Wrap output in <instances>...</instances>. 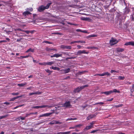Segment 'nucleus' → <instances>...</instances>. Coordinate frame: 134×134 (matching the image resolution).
<instances>
[{
  "instance_id": "15",
  "label": "nucleus",
  "mask_w": 134,
  "mask_h": 134,
  "mask_svg": "<svg viewBox=\"0 0 134 134\" xmlns=\"http://www.w3.org/2000/svg\"><path fill=\"white\" fill-rule=\"evenodd\" d=\"M41 94V92H33V93H30L29 94V95L30 96L31 95H32L33 94Z\"/></svg>"
},
{
  "instance_id": "27",
  "label": "nucleus",
  "mask_w": 134,
  "mask_h": 134,
  "mask_svg": "<svg viewBox=\"0 0 134 134\" xmlns=\"http://www.w3.org/2000/svg\"><path fill=\"white\" fill-rule=\"evenodd\" d=\"M81 20H87L88 19V18L87 17H81Z\"/></svg>"
},
{
  "instance_id": "59",
  "label": "nucleus",
  "mask_w": 134,
  "mask_h": 134,
  "mask_svg": "<svg viewBox=\"0 0 134 134\" xmlns=\"http://www.w3.org/2000/svg\"><path fill=\"white\" fill-rule=\"evenodd\" d=\"M32 75H30L28 77L29 78H30L32 77Z\"/></svg>"
},
{
  "instance_id": "21",
  "label": "nucleus",
  "mask_w": 134,
  "mask_h": 134,
  "mask_svg": "<svg viewBox=\"0 0 134 134\" xmlns=\"http://www.w3.org/2000/svg\"><path fill=\"white\" fill-rule=\"evenodd\" d=\"M94 117V115H90L88 116L87 118V120H89L90 119H92Z\"/></svg>"
},
{
  "instance_id": "16",
  "label": "nucleus",
  "mask_w": 134,
  "mask_h": 134,
  "mask_svg": "<svg viewBox=\"0 0 134 134\" xmlns=\"http://www.w3.org/2000/svg\"><path fill=\"white\" fill-rule=\"evenodd\" d=\"M34 49H32L31 48H30L27 50L26 52V53H28L29 52H34Z\"/></svg>"
},
{
  "instance_id": "40",
  "label": "nucleus",
  "mask_w": 134,
  "mask_h": 134,
  "mask_svg": "<svg viewBox=\"0 0 134 134\" xmlns=\"http://www.w3.org/2000/svg\"><path fill=\"white\" fill-rule=\"evenodd\" d=\"M19 93L18 92L16 93H12V94L13 95H17L19 94Z\"/></svg>"
},
{
  "instance_id": "48",
  "label": "nucleus",
  "mask_w": 134,
  "mask_h": 134,
  "mask_svg": "<svg viewBox=\"0 0 134 134\" xmlns=\"http://www.w3.org/2000/svg\"><path fill=\"white\" fill-rule=\"evenodd\" d=\"M7 41L6 40H1L0 41V43H1L2 42H6Z\"/></svg>"
},
{
  "instance_id": "10",
  "label": "nucleus",
  "mask_w": 134,
  "mask_h": 134,
  "mask_svg": "<svg viewBox=\"0 0 134 134\" xmlns=\"http://www.w3.org/2000/svg\"><path fill=\"white\" fill-rule=\"evenodd\" d=\"M49 107L47 105H42L41 106H36L33 107V108H34L38 109L39 108H46Z\"/></svg>"
},
{
  "instance_id": "32",
  "label": "nucleus",
  "mask_w": 134,
  "mask_h": 134,
  "mask_svg": "<svg viewBox=\"0 0 134 134\" xmlns=\"http://www.w3.org/2000/svg\"><path fill=\"white\" fill-rule=\"evenodd\" d=\"M7 116V115H3L0 116V119L5 118Z\"/></svg>"
},
{
  "instance_id": "45",
  "label": "nucleus",
  "mask_w": 134,
  "mask_h": 134,
  "mask_svg": "<svg viewBox=\"0 0 134 134\" xmlns=\"http://www.w3.org/2000/svg\"><path fill=\"white\" fill-rule=\"evenodd\" d=\"M19 118L22 120H24L25 119V117H22L21 116H20Z\"/></svg>"
},
{
  "instance_id": "26",
  "label": "nucleus",
  "mask_w": 134,
  "mask_h": 134,
  "mask_svg": "<svg viewBox=\"0 0 134 134\" xmlns=\"http://www.w3.org/2000/svg\"><path fill=\"white\" fill-rule=\"evenodd\" d=\"M118 79L120 80H123L125 79L124 76H119L118 77Z\"/></svg>"
},
{
  "instance_id": "20",
  "label": "nucleus",
  "mask_w": 134,
  "mask_h": 134,
  "mask_svg": "<svg viewBox=\"0 0 134 134\" xmlns=\"http://www.w3.org/2000/svg\"><path fill=\"white\" fill-rule=\"evenodd\" d=\"M112 91V93L113 92H115V93H120V91H119L117 90L116 89H114L113 90H111Z\"/></svg>"
},
{
  "instance_id": "7",
  "label": "nucleus",
  "mask_w": 134,
  "mask_h": 134,
  "mask_svg": "<svg viewBox=\"0 0 134 134\" xmlns=\"http://www.w3.org/2000/svg\"><path fill=\"white\" fill-rule=\"evenodd\" d=\"M70 106V102L69 101L66 102L64 104L61 105L59 107H68Z\"/></svg>"
},
{
  "instance_id": "19",
  "label": "nucleus",
  "mask_w": 134,
  "mask_h": 134,
  "mask_svg": "<svg viewBox=\"0 0 134 134\" xmlns=\"http://www.w3.org/2000/svg\"><path fill=\"white\" fill-rule=\"evenodd\" d=\"M55 57L56 58H58L59 57H62V54H54Z\"/></svg>"
},
{
  "instance_id": "38",
  "label": "nucleus",
  "mask_w": 134,
  "mask_h": 134,
  "mask_svg": "<svg viewBox=\"0 0 134 134\" xmlns=\"http://www.w3.org/2000/svg\"><path fill=\"white\" fill-rule=\"evenodd\" d=\"M104 104V103H103V102H99V103H96L94 105H96V104H99L100 105H102V104Z\"/></svg>"
},
{
  "instance_id": "50",
  "label": "nucleus",
  "mask_w": 134,
  "mask_h": 134,
  "mask_svg": "<svg viewBox=\"0 0 134 134\" xmlns=\"http://www.w3.org/2000/svg\"><path fill=\"white\" fill-rule=\"evenodd\" d=\"M77 47H78V48L79 49H80V48L81 47V46L80 45H77Z\"/></svg>"
},
{
  "instance_id": "17",
  "label": "nucleus",
  "mask_w": 134,
  "mask_h": 134,
  "mask_svg": "<svg viewBox=\"0 0 134 134\" xmlns=\"http://www.w3.org/2000/svg\"><path fill=\"white\" fill-rule=\"evenodd\" d=\"M21 96H18L16 97H14L11 98L10 100V101H13L15 99H17L19 97H21Z\"/></svg>"
},
{
  "instance_id": "2",
  "label": "nucleus",
  "mask_w": 134,
  "mask_h": 134,
  "mask_svg": "<svg viewBox=\"0 0 134 134\" xmlns=\"http://www.w3.org/2000/svg\"><path fill=\"white\" fill-rule=\"evenodd\" d=\"M118 41L116 39L112 38L110 41V43L111 45H114L116 44Z\"/></svg>"
},
{
  "instance_id": "58",
  "label": "nucleus",
  "mask_w": 134,
  "mask_h": 134,
  "mask_svg": "<svg viewBox=\"0 0 134 134\" xmlns=\"http://www.w3.org/2000/svg\"><path fill=\"white\" fill-rule=\"evenodd\" d=\"M51 58H53V57H55L54 54L53 55L51 56Z\"/></svg>"
},
{
  "instance_id": "8",
  "label": "nucleus",
  "mask_w": 134,
  "mask_h": 134,
  "mask_svg": "<svg viewBox=\"0 0 134 134\" xmlns=\"http://www.w3.org/2000/svg\"><path fill=\"white\" fill-rule=\"evenodd\" d=\"M60 47V48L63 49H70L71 48V47L69 46H65L62 45H61Z\"/></svg>"
},
{
  "instance_id": "44",
  "label": "nucleus",
  "mask_w": 134,
  "mask_h": 134,
  "mask_svg": "<svg viewBox=\"0 0 134 134\" xmlns=\"http://www.w3.org/2000/svg\"><path fill=\"white\" fill-rule=\"evenodd\" d=\"M32 88H33V87H32V86H31L30 87H29V88H27V90H31V89Z\"/></svg>"
},
{
  "instance_id": "31",
  "label": "nucleus",
  "mask_w": 134,
  "mask_h": 134,
  "mask_svg": "<svg viewBox=\"0 0 134 134\" xmlns=\"http://www.w3.org/2000/svg\"><path fill=\"white\" fill-rule=\"evenodd\" d=\"M76 43H85V41H76Z\"/></svg>"
},
{
  "instance_id": "23",
  "label": "nucleus",
  "mask_w": 134,
  "mask_h": 134,
  "mask_svg": "<svg viewBox=\"0 0 134 134\" xmlns=\"http://www.w3.org/2000/svg\"><path fill=\"white\" fill-rule=\"evenodd\" d=\"M124 50V49L121 48H118L117 49V51L118 52H122Z\"/></svg>"
},
{
  "instance_id": "33",
  "label": "nucleus",
  "mask_w": 134,
  "mask_h": 134,
  "mask_svg": "<svg viewBox=\"0 0 134 134\" xmlns=\"http://www.w3.org/2000/svg\"><path fill=\"white\" fill-rule=\"evenodd\" d=\"M96 36V35H92L89 36H88V37L89 38H90L91 37H94Z\"/></svg>"
},
{
  "instance_id": "53",
  "label": "nucleus",
  "mask_w": 134,
  "mask_h": 134,
  "mask_svg": "<svg viewBox=\"0 0 134 134\" xmlns=\"http://www.w3.org/2000/svg\"><path fill=\"white\" fill-rule=\"evenodd\" d=\"M134 91L133 89L131 88L130 89V91L131 92H132Z\"/></svg>"
},
{
  "instance_id": "1",
  "label": "nucleus",
  "mask_w": 134,
  "mask_h": 134,
  "mask_svg": "<svg viewBox=\"0 0 134 134\" xmlns=\"http://www.w3.org/2000/svg\"><path fill=\"white\" fill-rule=\"evenodd\" d=\"M51 4V3H49L45 7L43 5H41L39 7L38 9V10L40 12H42L44 9H48Z\"/></svg>"
},
{
  "instance_id": "61",
  "label": "nucleus",
  "mask_w": 134,
  "mask_h": 134,
  "mask_svg": "<svg viewBox=\"0 0 134 134\" xmlns=\"http://www.w3.org/2000/svg\"><path fill=\"white\" fill-rule=\"evenodd\" d=\"M4 134V132H3L2 131L1 132V133H0V134Z\"/></svg>"
},
{
  "instance_id": "29",
  "label": "nucleus",
  "mask_w": 134,
  "mask_h": 134,
  "mask_svg": "<svg viewBox=\"0 0 134 134\" xmlns=\"http://www.w3.org/2000/svg\"><path fill=\"white\" fill-rule=\"evenodd\" d=\"M76 119V118H69L68 119L66 120V121H68V120H74Z\"/></svg>"
},
{
  "instance_id": "42",
  "label": "nucleus",
  "mask_w": 134,
  "mask_h": 134,
  "mask_svg": "<svg viewBox=\"0 0 134 134\" xmlns=\"http://www.w3.org/2000/svg\"><path fill=\"white\" fill-rule=\"evenodd\" d=\"M15 31L19 30V31H23V30H22L21 29H20V28H18V29H15Z\"/></svg>"
},
{
  "instance_id": "54",
  "label": "nucleus",
  "mask_w": 134,
  "mask_h": 134,
  "mask_svg": "<svg viewBox=\"0 0 134 134\" xmlns=\"http://www.w3.org/2000/svg\"><path fill=\"white\" fill-rule=\"evenodd\" d=\"M21 39H22L21 38L20 39H17V42H19V41H20Z\"/></svg>"
},
{
  "instance_id": "51",
  "label": "nucleus",
  "mask_w": 134,
  "mask_h": 134,
  "mask_svg": "<svg viewBox=\"0 0 134 134\" xmlns=\"http://www.w3.org/2000/svg\"><path fill=\"white\" fill-rule=\"evenodd\" d=\"M116 72V71L114 70H111V73H112L113 72Z\"/></svg>"
},
{
  "instance_id": "6",
  "label": "nucleus",
  "mask_w": 134,
  "mask_h": 134,
  "mask_svg": "<svg viewBox=\"0 0 134 134\" xmlns=\"http://www.w3.org/2000/svg\"><path fill=\"white\" fill-rule=\"evenodd\" d=\"M70 68H68L66 69H62L60 71H62V72L64 74H65L69 72L70 71Z\"/></svg>"
},
{
  "instance_id": "3",
  "label": "nucleus",
  "mask_w": 134,
  "mask_h": 134,
  "mask_svg": "<svg viewBox=\"0 0 134 134\" xmlns=\"http://www.w3.org/2000/svg\"><path fill=\"white\" fill-rule=\"evenodd\" d=\"M87 85H85L80 87H78L77 88L75 89L74 92H79L81 90L83 89L84 88L87 87Z\"/></svg>"
},
{
  "instance_id": "28",
  "label": "nucleus",
  "mask_w": 134,
  "mask_h": 134,
  "mask_svg": "<svg viewBox=\"0 0 134 134\" xmlns=\"http://www.w3.org/2000/svg\"><path fill=\"white\" fill-rule=\"evenodd\" d=\"M29 56V55H27L25 56H21L20 58H18L19 59H22L23 58H28Z\"/></svg>"
},
{
  "instance_id": "13",
  "label": "nucleus",
  "mask_w": 134,
  "mask_h": 134,
  "mask_svg": "<svg viewBox=\"0 0 134 134\" xmlns=\"http://www.w3.org/2000/svg\"><path fill=\"white\" fill-rule=\"evenodd\" d=\"M50 69H53L54 70H60V69L57 67L56 66H52L50 68Z\"/></svg>"
},
{
  "instance_id": "57",
  "label": "nucleus",
  "mask_w": 134,
  "mask_h": 134,
  "mask_svg": "<svg viewBox=\"0 0 134 134\" xmlns=\"http://www.w3.org/2000/svg\"><path fill=\"white\" fill-rule=\"evenodd\" d=\"M76 31H81V30L80 29H77L76 30Z\"/></svg>"
},
{
  "instance_id": "39",
  "label": "nucleus",
  "mask_w": 134,
  "mask_h": 134,
  "mask_svg": "<svg viewBox=\"0 0 134 134\" xmlns=\"http://www.w3.org/2000/svg\"><path fill=\"white\" fill-rule=\"evenodd\" d=\"M99 75L100 76H104V73H103L102 74H98L96 75Z\"/></svg>"
},
{
  "instance_id": "52",
  "label": "nucleus",
  "mask_w": 134,
  "mask_h": 134,
  "mask_svg": "<svg viewBox=\"0 0 134 134\" xmlns=\"http://www.w3.org/2000/svg\"><path fill=\"white\" fill-rule=\"evenodd\" d=\"M76 43V41H73V42H70V44H72L74 43Z\"/></svg>"
},
{
  "instance_id": "11",
  "label": "nucleus",
  "mask_w": 134,
  "mask_h": 134,
  "mask_svg": "<svg viewBox=\"0 0 134 134\" xmlns=\"http://www.w3.org/2000/svg\"><path fill=\"white\" fill-rule=\"evenodd\" d=\"M124 45L126 46L131 45L134 46V41H130L126 42L124 44Z\"/></svg>"
},
{
  "instance_id": "22",
  "label": "nucleus",
  "mask_w": 134,
  "mask_h": 134,
  "mask_svg": "<svg viewBox=\"0 0 134 134\" xmlns=\"http://www.w3.org/2000/svg\"><path fill=\"white\" fill-rule=\"evenodd\" d=\"M30 14V13L28 11H26L24 12L23 13V15L26 16L27 15Z\"/></svg>"
},
{
  "instance_id": "14",
  "label": "nucleus",
  "mask_w": 134,
  "mask_h": 134,
  "mask_svg": "<svg viewBox=\"0 0 134 134\" xmlns=\"http://www.w3.org/2000/svg\"><path fill=\"white\" fill-rule=\"evenodd\" d=\"M55 63L54 61H51L47 62V65H52L53 64Z\"/></svg>"
},
{
  "instance_id": "46",
  "label": "nucleus",
  "mask_w": 134,
  "mask_h": 134,
  "mask_svg": "<svg viewBox=\"0 0 134 134\" xmlns=\"http://www.w3.org/2000/svg\"><path fill=\"white\" fill-rule=\"evenodd\" d=\"M4 104H6L7 105H8L10 104V103L8 102H5L3 103Z\"/></svg>"
},
{
  "instance_id": "34",
  "label": "nucleus",
  "mask_w": 134,
  "mask_h": 134,
  "mask_svg": "<svg viewBox=\"0 0 134 134\" xmlns=\"http://www.w3.org/2000/svg\"><path fill=\"white\" fill-rule=\"evenodd\" d=\"M45 71L48 73H49V74H50L52 72V71H50L48 69L45 70Z\"/></svg>"
},
{
  "instance_id": "5",
  "label": "nucleus",
  "mask_w": 134,
  "mask_h": 134,
  "mask_svg": "<svg viewBox=\"0 0 134 134\" xmlns=\"http://www.w3.org/2000/svg\"><path fill=\"white\" fill-rule=\"evenodd\" d=\"M88 52H86V50H79L77 52V55H80V54H88Z\"/></svg>"
},
{
  "instance_id": "63",
  "label": "nucleus",
  "mask_w": 134,
  "mask_h": 134,
  "mask_svg": "<svg viewBox=\"0 0 134 134\" xmlns=\"http://www.w3.org/2000/svg\"><path fill=\"white\" fill-rule=\"evenodd\" d=\"M132 88L133 89V88H134V84L133 85H132Z\"/></svg>"
},
{
  "instance_id": "62",
  "label": "nucleus",
  "mask_w": 134,
  "mask_h": 134,
  "mask_svg": "<svg viewBox=\"0 0 134 134\" xmlns=\"http://www.w3.org/2000/svg\"><path fill=\"white\" fill-rule=\"evenodd\" d=\"M30 114H26V117L28 115H29Z\"/></svg>"
},
{
  "instance_id": "24",
  "label": "nucleus",
  "mask_w": 134,
  "mask_h": 134,
  "mask_svg": "<svg viewBox=\"0 0 134 134\" xmlns=\"http://www.w3.org/2000/svg\"><path fill=\"white\" fill-rule=\"evenodd\" d=\"M58 123L57 121H53L50 122V124H54Z\"/></svg>"
},
{
  "instance_id": "18",
  "label": "nucleus",
  "mask_w": 134,
  "mask_h": 134,
  "mask_svg": "<svg viewBox=\"0 0 134 134\" xmlns=\"http://www.w3.org/2000/svg\"><path fill=\"white\" fill-rule=\"evenodd\" d=\"M45 50L48 52H50L52 50H53L54 49L50 48L48 47H47L45 49Z\"/></svg>"
},
{
  "instance_id": "43",
  "label": "nucleus",
  "mask_w": 134,
  "mask_h": 134,
  "mask_svg": "<svg viewBox=\"0 0 134 134\" xmlns=\"http://www.w3.org/2000/svg\"><path fill=\"white\" fill-rule=\"evenodd\" d=\"M82 126V125L81 124H79V125H76L75 127H80V126Z\"/></svg>"
},
{
  "instance_id": "49",
  "label": "nucleus",
  "mask_w": 134,
  "mask_h": 134,
  "mask_svg": "<svg viewBox=\"0 0 134 134\" xmlns=\"http://www.w3.org/2000/svg\"><path fill=\"white\" fill-rule=\"evenodd\" d=\"M113 99V98H111L110 99H109L107 100V101H111Z\"/></svg>"
},
{
  "instance_id": "12",
  "label": "nucleus",
  "mask_w": 134,
  "mask_h": 134,
  "mask_svg": "<svg viewBox=\"0 0 134 134\" xmlns=\"http://www.w3.org/2000/svg\"><path fill=\"white\" fill-rule=\"evenodd\" d=\"M51 114V113H47L40 115L39 116V118H40L42 117L47 116H49Z\"/></svg>"
},
{
  "instance_id": "25",
  "label": "nucleus",
  "mask_w": 134,
  "mask_h": 134,
  "mask_svg": "<svg viewBox=\"0 0 134 134\" xmlns=\"http://www.w3.org/2000/svg\"><path fill=\"white\" fill-rule=\"evenodd\" d=\"M27 84L26 83H23L19 84H18V85L20 87L23 86Z\"/></svg>"
},
{
  "instance_id": "9",
  "label": "nucleus",
  "mask_w": 134,
  "mask_h": 134,
  "mask_svg": "<svg viewBox=\"0 0 134 134\" xmlns=\"http://www.w3.org/2000/svg\"><path fill=\"white\" fill-rule=\"evenodd\" d=\"M112 93V91H107L105 92H100V93L101 94H104L106 95H108Z\"/></svg>"
},
{
  "instance_id": "60",
  "label": "nucleus",
  "mask_w": 134,
  "mask_h": 134,
  "mask_svg": "<svg viewBox=\"0 0 134 134\" xmlns=\"http://www.w3.org/2000/svg\"><path fill=\"white\" fill-rule=\"evenodd\" d=\"M87 49H91V48H92V47H87Z\"/></svg>"
},
{
  "instance_id": "55",
  "label": "nucleus",
  "mask_w": 134,
  "mask_h": 134,
  "mask_svg": "<svg viewBox=\"0 0 134 134\" xmlns=\"http://www.w3.org/2000/svg\"><path fill=\"white\" fill-rule=\"evenodd\" d=\"M6 39L8 41V42H9L10 39L8 38H6Z\"/></svg>"
},
{
  "instance_id": "4",
  "label": "nucleus",
  "mask_w": 134,
  "mask_h": 134,
  "mask_svg": "<svg viewBox=\"0 0 134 134\" xmlns=\"http://www.w3.org/2000/svg\"><path fill=\"white\" fill-rule=\"evenodd\" d=\"M95 123L94 121H92V122L90 123V125L89 126H87L86 128H85V129L87 130L90 129L92 128L93 127V124Z\"/></svg>"
},
{
  "instance_id": "41",
  "label": "nucleus",
  "mask_w": 134,
  "mask_h": 134,
  "mask_svg": "<svg viewBox=\"0 0 134 134\" xmlns=\"http://www.w3.org/2000/svg\"><path fill=\"white\" fill-rule=\"evenodd\" d=\"M23 31L25 32L27 34H29L30 32V31L27 30H23Z\"/></svg>"
},
{
  "instance_id": "37",
  "label": "nucleus",
  "mask_w": 134,
  "mask_h": 134,
  "mask_svg": "<svg viewBox=\"0 0 134 134\" xmlns=\"http://www.w3.org/2000/svg\"><path fill=\"white\" fill-rule=\"evenodd\" d=\"M43 43H48L49 44H52V43L51 42H49L48 41H43Z\"/></svg>"
},
{
  "instance_id": "56",
  "label": "nucleus",
  "mask_w": 134,
  "mask_h": 134,
  "mask_svg": "<svg viewBox=\"0 0 134 134\" xmlns=\"http://www.w3.org/2000/svg\"><path fill=\"white\" fill-rule=\"evenodd\" d=\"M18 107H19V106H16L13 109H15L17 108H18Z\"/></svg>"
},
{
  "instance_id": "36",
  "label": "nucleus",
  "mask_w": 134,
  "mask_h": 134,
  "mask_svg": "<svg viewBox=\"0 0 134 134\" xmlns=\"http://www.w3.org/2000/svg\"><path fill=\"white\" fill-rule=\"evenodd\" d=\"M122 104H121L115 105L114 106V107H116L117 108V107H122Z\"/></svg>"
},
{
  "instance_id": "35",
  "label": "nucleus",
  "mask_w": 134,
  "mask_h": 134,
  "mask_svg": "<svg viewBox=\"0 0 134 134\" xmlns=\"http://www.w3.org/2000/svg\"><path fill=\"white\" fill-rule=\"evenodd\" d=\"M104 76L105 75L109 76L110 75V74L108 72H104Z\"/></svg>"
},
{
  "instance_id": "30",
  "label": "nucleus",
  "mask_w": 134,
  "mask_h": 134,
  "mask_svg": "<svg viewBox=\"0 0 134 134\" xmlns=\"http://www.w3.org/2000/svg\"><path fill=\"white\" fill-rule=\"evenodd\" d=\"M47 63L44 62L42 63H39V64L41 65H47Z\"/></svg>"
},
{
  "instance_id": "47",
  "label": "nucleus",
  "mask_w": 134,
  "mask_h": 134,
  "mask_svg": "<svg viewBox=\"0 0 134 134\" xmlns=\"http://www.w3.org/2000/svg\"><path fill=\"white\" fill-rule=\"evenodd\" d=\"M97 130H94L92 131L91 132V133H94L96 132H97Z\"/></svg>"
},
{
  "instance_id": "64",
  "label": "nucleus",
  "mask_w": 134,
  "mask_h": 134,
  "mask_svg": "<svg viewBox=\"0 0 134 134\" xmlns=\"http://www.w3.org/2000/svg\"><path fill=\"white\" fill-rule=\"evenodd\" d=\"M119 134H125L123 133L120 132L119 133Z\"/></svg>"
}]
</instances>
